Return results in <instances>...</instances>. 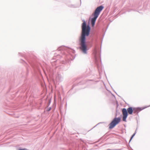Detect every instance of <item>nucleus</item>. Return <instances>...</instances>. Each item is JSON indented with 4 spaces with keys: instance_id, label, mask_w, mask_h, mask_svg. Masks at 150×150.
Returning a JSON list of instances; mask_svg holds the SVG:
<instances>
[{
    "instance_id": "1",
    "label": "nucleus",
    "mask_w": 150,
    "mask_h": 150,
    "mask_svg": "<svg viewBox=\"0 0 150 150\" xmlns=\"http://www.w3.org/2000/svg\"><path fill=\"white\" fill-rule=\"evenodd\" d=\"M82 29L81 35L80 39L81 41L80 48L84 53H86L87 50V46L85 42V36L89 35L90 28L88 25L86 26L85 21L82 24Z\"/></svg>"
},
{
    "instance_id": "2",
    "label": "nucleus",
    "mask_w": 150,
    "mask_h": 150,
    "mask_svg": "<svg viewBox=\"0 0 150 150\" xmlns=\"http://www.w3.org/2000/svg\"><path fill=\"white\" fill-rule=\"evenodd\" d=\"M133 107L129 106V107L127 109L125 108L122 109V110L123 115L122 120L123 121L127 122L126 119L128 114L132 115L133 114Z\"/></svg>"
},
{
    "instance_id": "3",
    "label": "nucleus",
    "mask_w": 150,
    "mask_h": 150,
    "mask_svg": "<svg viewBox=\"0 0 150 150\" xmlns=\"http://www.w3.org/2000/svg\"><path fill=\"white\" fill-rule=\"evenodd\" d=\"M103 8L104 7L102 6H99L97 8L94 12L93 13L92 15L94 17L92 18L91 19V23L92 27L94 26L97 18L99 16L100 12L102 10Z\"/></svg>"
},
{
    "instance_id": "4",
    "label": "nucleus",
    "mask_w": 150,
    "mask_h": 150,
    "mask_svg": "<svg viewBox=\"0 0 150 150\" xmlns=\"http://www.w3.org/2000/svg\"><path fill=\"white\" fill-rule=\"evenodd\" d=\"M117 113H116L115 115V117L112 120L111 122L108 125L109 129H111L114 128L121 121V117H117Z\"/></svg>"
},
{
    "instance_id": "5",
    "label": "nucleus",
    "mask_w": 150,
    "mask_h": 150,
    "mask_svg": "<svg viewBox=\"0 0 150 150\" xmlns=\"http://www.w3.org/2000/svg\"><path fill=\"white\" fill-rule=\"evenodd\" d=\"M150 107V105L148 106H145L142 107H133L134 114H135L137 116H139V113L142 110Z\"/></svg>"
},
{
    "instance_id": "6",
    "label": "nucleus",
    "mask_w": 150,
    "mask_h": 150,
    "mask_svg": "<svg viewBox=\"0 0 150 150\" xmlns=\"http://www.w3.org/2000/svg\"><path fill=\"white\" fill-rule=\"evenodd\" d=\"M50 104H48V105L47 106V107L45 109L44 111V113H45L46 112H49L51 109V107H48Z\"/></svg>"
},
{
    "instance_id": "7",
    "label": "nucleus",
    "mask_w": 150,
    "mask_h": 150,
    "mask_svg": "<svg viewBox=\"0 0 150 150\" xmlns=\"http://www.w3.org/2000/svg\"><path fill=\"white\" fill-rule=\"evenodd\" d=\"M136 134V131H135V132L133 133V134L132 135V136L130 137V139L129 142V143L131 141L132 139V138H133V137Z\"/></svg>"
},
{
    "instance_id": "8",
    "label": "nucleus",
    "mask_w": 150,
    "mask_h": 150,
    "mask_svg": "<svg viewBox=\"0 0 150 150\" xmlns=\"http://www.w3.org/2000/svg\"><path fill=\"white\" fill-rule=\"evenodd\" d=\"M103 123V122H100V123H98L97 124V125H96L95 126V127H96V126H97V125H99V124H100V123Z\"/></svg>"
},
{
    "instance_id": "9",
    "label": "nucleus",
    "mask_w": 150,
    "mask_h": 150,
    "mask_svg": "<svg viewBox=\"0 0 150 150\" xmlns=\"http://www.w3.org/2000/svg\"><path fill=\"white\" fill-rule=\"evenodd\" d=\"M116 104L117 105V106H118V105H118V103H117V104Z\"/></svg>"
},
{
    "instance_id": "10",
    "label": "nucleus",
    "mask_w": 150,
    "mask_h": 150,
    "mask_svg": "<svg viewBox=\"0 0 150 150\" xmlns=\"http://www.w3.org/2000/svg\"><path fill=\"white\" fill-rule=\"evenodd\" d=\"M124 126L125 127H126V125L125 124H124Z\"/></svg>"
},
{
    "instance_id": "11",
    "label": "nucleus",
    "mask_w": 150,
    "mask_h": 150,
    "mask_svg": "<svg viewBox=\"0 0 150 150\" xmlns=\"http://www.w3.org/2000/svg\"><path fill=\"white\" fill-rule=\"evenodd\" d=\"M67 103H66V105H65V106H67Z\"/></svg>"
},
{
    "instance_id": "12",
    "label": "nucleus",
    "mask_w": 150,
    "mask_h": 150,
    "mask_svg": "<svg viewBox=\"0 0 150 150\" xmlns=\"http://www.w3.org/2000/svg\"><path fill=\"white\" fill-rule=\"evenodd\" d=\"M120 104H121V105H122L121 103H120Z\"/></svg>"
},
{
    "instance_id": "13",
    "label": "nucleus",
    "mask_w": 150,
    "mask_h": 150,
    "mask_svg": "<svg viewBox=\"0 0 150 150\" xmlns=\"http://www.w3.org/2000/svg\"><path fill=\"white\" fill-rule=\"evenodd\" d=\"M107 134V133H106V134H105V135L106 134Z\"/></svg>"
},
{
    "instance_id": "14",
    "label": "nucleus",
    "mask_w": 150,
    "mask_h": 150,
    "mask_svg": "<svg viewBox=\"0 0 150 150\" xmlns=\"http://www.w3.org/2000/svg\"><path fill=\"white\" fill-rule=\"evenodd\" d=\"M54 104L56 105V103H55V104Z\"/></svg>"
}]
</instances>
